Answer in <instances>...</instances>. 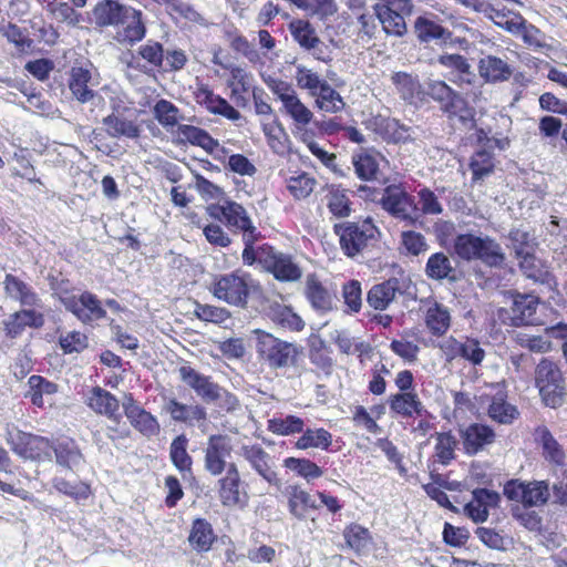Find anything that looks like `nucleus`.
Here are the masks:
<instances>
[{"label": "nucleus", "instance_id": "nucleus-52", "mask_svg": "<svg viewBox=\"0 0 567 567\" xmlns=\"http://www.w3.org/2000/svg\"><path fill=\"white\" fill-rule=\"evenodd\" d=\"M488 415L491 419L498 423H511L518 415L517 409L507 403L503 398L495 396L493 398L489 408Z\"/></svg>", "mask_w": 567, "mask_h": 567}, {"label": "nucleus", "instance_id": "nucleus-16", "mask_svg": "<svg viewBox=\"0 0 567 567\" xmlns=\"http://www.w3.org/2000/svg\"><path fill=\"white\" fill-rule=\"evenodd\" d=\"M441 349L449 361L461 357L474 365H478L485 357V351L480 347L478 341L470 338H466L464 342H461L451 337L443 341Z\"/></svg>", "mask_w": 567, "mask_h": 567}, {"label": "nucleus", "instance_id": "nucleus-34", "mask_svg": "<svg viewBox=\"0 0 567 567\" xmlns=\"http://www.w3.org/2000/svg\"><path fill=\"white\" fill-rule=\"evenodd\" d=\"M375 14L388 34L402 37L406 32L404 18L385 4L374 6Z\"/></svg>", "mask_w": 567, "mask_h": 567}, {"label": "nucleus", "instance_id": "nucleus-33", "mask_svg": "<svg viewBox=\"0 0 567 567\" xmlns=\"http://www.w3.org/2000/svg\"><path fill=\"white\" fill-rule=\"evenodd\" d=\"M289 31L293 40L305 50L316 49L321 43L315 28L307 20H292L289 23Z\"/></svg>", "mask_w": 567, "mask_h": 567}, {"label": "nucleus", "instance_id": "nucleus-24", "mask_svg": "<svg viewBox=\"0 0 567 567\" xmlns=\"http://www.w3.org/2000/svg\"><path fill=\"white\" fill-rule=\"evenodd\" d=\"M4 288L7 293L18 300L21 306L29 308H43V303L38 293L28 284L18 277L8 274L4 278Z\"/></svg>", "mask_w": 567, "mask_h": 567}, {"label": "nucleus", "instance_id": "nucleus-8", "mask_svg": "<svg viewBox=\"0 0 567 567\" xmlns=\"http://www.w3.org/2000/svg\"><path fill=\"white\" fill-rule=\"evenodd\" d=\"M504 495L525 507L542 506L549 498V486L545 481L520 482L512 480L504 485Z\"/></svg>", "mask_w": 567, "mask_h": 567}, {"label": "nucleus", "instance_id": "nucleus-54", "mask_svg": "<svg viewBox=\"0 0 567 567\" xmlns=\"http://www.w3.org/2000/svg\"><path fill=\"white\" fill-rule=\"evenodd\" d=\"M392 81L401 92L402 97L406 101L413 100L421 93L423 94V89L420 82L408 73L398 72L392 76Z\"/></svg>", "mask_w": 567, "mask_h": 567}, {"label": "nucleus", "instance_id": "nucleus-22", "mask_svg": "<svg viewBox=\"0 0 567 567\" xmlns=\"http://www.w3.org/2000/svg\"><path fill=\"white\" fill-rule=\"evenodd\" d=\"M195 100L205 106L210 113L221 115L228 120L237 121L240 113L234 109L225 99L215 95L208 86L202 85L195 91Z\"/></svg>", "mask_w": 567, "mask_h": 567}, {"label": "nucleus", "instance_id": "nucleus-42", "mask_svg": "<svg viewBox=\"0 0 567 567\" xmlns=\"http://www.w3.org/2000/svg\"><path fill=\"white\" fill-rule=\"evenodd\" d=\"M188 439L185 434L176 436L171 443L169 456L172 463L181 472H190L193 460L187 453Z\"/></svg>", "mask_w": 567, "mask_h": 567}, {"label": "nucleus", "instance_id": "nucleus-51", "mask_svg": "<svg viewBox=\"0 0 567 567\" xmlns=\"http://www.w3.org/2000/svg\"><path fill=\"white\" fill-rule=\"evenodd\" d=\"M426 326L433 334L442 336L450 327V313L446 308L435 305L426 312Z\"/></svg>", "mask_w": 567, "mask_h": 567}, {"label": "nucleus", "instance_id": "nucleus-5", "mask_svg": "<svg viewBox=\"0 0 567 567\" xmlns=\"http://www.w3.org/2000/svg\"><path fill=\"white\" fill-rule=\"evenodd\" d=\"M535 383L539 394L547 406L560 405L564 396V378L558 365L542 359L535 370Z\"/></svg>", "mask_w": 567, "mask_h": 567}, {"label": "nucleus", "instance_id": "nucleus-53", "mask_svg": "<svg viewBox=\"0 0 567 567\" xmlns=\"http://www.w3.org/2000/svg\"><path fill=\"white\" fill-rule=\"evenodd\" d=\"M508 239L516 257L526 256L535 250V238L527 230L520 228L512 229L508 234Z\"/></svg>", "mask_w": 567, "mask_h": 567}, {"label": "nucleus", "instance_id": "nucleus-36", "mask_svg": "<svg viewBox=\"0 0 567 567\" xmlns=\"http://www.w3.org/2000/svg\"><path fill=\"white\" fill-rule=\"evenodd\" d=\"M103 124L106 126V132L111 137L125 136L128 138H137L140 136L138 126L125 117L111 114L103 118Z\"/></svg>", "mask_w": 567, "mask_h": 567}, {"label": "nucleus", "instance_id": "nucleus-27", "mask_svg": "<svg viewBox=\"0 0 567 567\" xmlns=\"http://www.w3.org/2000/svg\"><path fill=\"white\" fill-rule=\"evenodd\" d=\"M53 453L56 464L70 471H73L83 462L81 450L75 441L71 439L54 441Z\"/></svg>", "mask_w": 567, "mask_h": 567}, {"label": "nucleus", "instance_id": "nucleus-10", "mask_svg": "<svg viewBox=\"0 0 567 567\" xmlns=\"http://www.w3.org/2000/svg\"><path fill=\"white\" fill-rule=\"evenodd\" d=\"M91 72L82 66L71 69L68 82L72 96L81 104H89L91 110L104 103L101 94L91 87Z\"/></svg>", "mask_w": 567, "mask_h": 567}, {"label": "nucleus", "instance_id": "nucleus-47", "mask_svg": "<svg viewBox=\"0 0 567 567\" xmlns=\"http://www.w3.org/2000/svg\"><path fill=\"white\" fill-rule=\"evenodd\" d=\"M287 492L289 495V511L295 517L302 519L305 518L307 507H316L315 504L311 503L310 495L300 487L289 486L287 487Z\"/></svg>", "mask_w": 567, "mask_h": 567}, {"label": "nucleus", "instance_id": "nucleus-25", "mask_svg": "<svg viewBox=\"0 0 567 567\" xmlns=\"http://www.w3.org/2000/svg\"><path fill=\"white\" fill-rule=\"evenodd\" d=\"M454 124H460L464 130H473L476 126L474 107L458 93L442 111Z\"/></svg>", "mask_w": 567, "mask_h": 567}, {"label": "nucleus", "instance_id": "nucleus-49", "mask_svg": "<svg viewBox=\"0 0 567 567\" xmlns=\"http://www.w3.org/2000/svg\"><path fill=\"white\" fill-rule=\"evenodd\" d=\"M352 163L358 177L363 181H371L377 177L379 163L377 157L369 153L353 155Z\"/></svg>", "mask_w": 567, "mask_h": 567}, {"label": "nucleus", "instance_id": "nucleus-44", "mask_svg": "<svg viewBox=\"0 0 567 567\" xmlns=\"http://www.w3.org/2000/svg\"><path fill=\"white\" fill-rule=\"evenodd\" d=\"M486 18L492 20L497 27L505 29L511 33H519L525 27V20L520 14L508 11L507 13L491 7V12Z\"/></svg>", "mask_w": 567, "mask_h": 567}, {"label": "nucleus", "instance_id": "nucleus-48", "mask_svg": "<svg viewBox=\"0 0 567 567\" xmlns=\"http://www.w3.org/2000/svg\"><path fill=\"white\" fill-rule=\"evenodd\" d=\"M518 258L520 259V270L527 278L542 284L547 281L549 272L543 267L540 260L535 257L534 251Z\"/></svg>", "mask_w": 567, "mask_h": 567}, {"label": "nucleus", "instance_id": "nucleus-28", "mask_svg": "<svg viewBox=\"0 0 567 567\" xmlns=\"http://www.w3.org/2000/svg\"><path fill=\"white\" fill-rule=\"evenodd\" d=\"M243 456L251 464L255 471L270 484H278L277 474L268 464L269 456L260 446H244Z\"/></svg>", "mask_w": 567, "mask_h": 567}, {"label": "nucleus", "instance_id": "nucleus-21", "mask_svg": "<svg viewBox=\"0 0 567 567\" xmlns=\"http://www.w3.org/2000/svg\"><path fill=\"white\" fill-rule=\"evenodd\" d=\"M463 440L464 450L467 454L473 455L482 451L495 440L494 431L484 424L474 423L465 429L460 430Z\"/></svg>", "mask_w": 567, "mask_h": 567}, {"label": "nucleus", "instance_id": "nucleus-38", "mask_svg": "<svg viewBox=\"0 0 567 567\" xmlns=\"http://www.w3.org/2000/svg\"><path fill=\"white\" fill-rule=\"evenodd\" d=\"M280 101L284 104L286 112L298 123L307 125L312 120V112L300 101V99L292 92L280 93Z\"/></svg>", "mask_w": 567, "mask_h": 567}, {"label": "nucleus", "instance_id": "nucleus-63", "mask_svg": "<svg viewBox=\"0 0 567 567\" xmlns=\"http://www.w3.org/2000/svg\"><path fill=\"white\" fill-rule=\"evenodd\" d=\"M53 18L75 27L80 22V14L66 2H52L49 4Z\"/></svg>", "mask_w": 567, "mask_h": 567}, {"label": "nucleus", "instance_id": "nucleus-56", "mask_svg": "<svg viewBox=\"0 0 567 567\" xmlns=\"http://www.w3.org/2000/svg\"><path fill=\"white\" fill-rule=\"evenodd\" d=\"M268 429L278 435L301 433L303 432V420L295 415H287L284 419H272L269 421Z\"/></svg>", "mask_w": 567, "mask_h": 567}, {"label": "nucleus", "instance_id": "nucleus-15", "mask_svg": "<svg viewBox=\"0 0 567 567\" xmlns=\"http://www.w3.org/2000/svg\"><path fill=\"white\" fill-rule=\"evenodd\" d=\"M181 380L192 388L204 403L212 404L220 385L213 382L210 377L204 375L190 365H182L178 369Z\"/></svg>", "mask_w": 567, "mask_h": 567}, {"label": "nucleus", "instance_id": "nucleus-12", "mask_svg": "<svg viewBox=\"0 0 567 567\" xmlns=\"http://www.w3.org/2000/svg\"><path fill=\"white\" fill-rule=\"evenodd\" d=\"M260 259L262 268L274 274L275 278L281 281H295L301 277L300 268L292 261L291 257L275 250L272 247L261 251Z\"/></svg>", "mask_w": 567, "mask_h": 567}, {"label": "nucleus", "instance_id": "nucleus-6", "mask_svg": "<svg viewBox=\"0 0 567 567\" xmlns=\"http://www.w3.org/2000/svg\"><path fill=\"white\" fill-rule=\"evenodd\" d=\"M334 231L340 236V245L348 257H354L368 247L371 240L377 238L378 228L370 219L362 223H344L334 226Z\"/></svg>", "mask_w": 567, "mask_h": 567}, {"label": "nucleus", "instance_id": "nucleus-61", "mask_svg": "<svg viewBox=\"0 0 567 567\" xmlns=\"http://www.w3.org/2000/svg\"><path fill=\"white\" fill-rule=\"evenodd\" d=\"M178 109L166 100H159L154 106L155 118L165 127L177 124Z\"/></svg>", "mask_w": 567, "mask_h": 567}, {"label": "nucleus", "instance_id": "nucleus-18", "mask_svg": "<svg viewBox=\"0 0 567 567\" xmlns=\"http://www.w3.org/2000/svg\"><path fill=\"white\" fill-rule=\"evenodd\" d=\"M305 296L312 309L320 315H326L334 308L336 295L324 287L315 275L307 277Z\"/></svg>", "mask_w": 567, "mask_h": 567}, {"label": "nucleus", "instance_id": "nucleus-20", "mask_svg": "<svg viewBox=\"0 0 567 567\" xmlns=\"http://www.w3.org/2000/svg\"><path fill=\"white\" fill-rule=\"evenodd\" d=\"M39 308L22 309L10 315L4 321L7 336L17 338L27 328L40 329L44 326V316Z\"/></svg>", "mask_w": 567, "mask_h": 567}, {"label": "nucleus", "instance_id": "nucleus-39", "mask_svg": "<svg viewBox=\"0 0 567 567\" xmlns=\"http://www.w3.org/2000/svg\"><path fill=\"white\" fill-rule=\"evenodd\" d=\"M178 133L184 140L193 145L200 146L208 153H212L218 146V141L203 128L193 125H179Z\"/></svg>", "mask_w": 567, "mask_h": 567}, {"label": "nucleus", "instance_id": "nucleus-40", "mask_svg": "<svg viewBox=\"0 0 567 567\" xmlns=\"http://www.w3.org/2000/svg\"><path fill=\"white\" fill-rule=\"evenodd\" d=\"M313 97L316 99V105L323 112L338 113L346 106L341 95L328 82Z\"/></svg>", "mask_w": 567, "mask_h": 567}, {"label": "nucleus", "instance_id": "nucleus-32", "mask_svg": "<svg viewBox=\"0 0 567 567\" xmlns=\"http://www.w3.org/2000/svg\"><path fill=\"white\" fill-rule=\"evenodd\" d=\"M425 274L429 278L434 280H457L455 269L452 266L450 258L444 252H435L427 259Z\"/></svg>", "mask_w": 567, "mask_h": 567}, {"label": "nucleus", "instance_id": "nucleus-26", "mask_svg": "<svg viewBox=\"0 0 567 567\" xmlns=\"http://www.w3.org/2000/svg\"><path fill=\"white\" fill-rule=\"evenodd\" d=\"M389 406L392 412L403 417H411L413 414H416L417 416L429 415L427 410L414 392H401L391 395L389 399Z\"/></svg>", "mask_w": 567, "mask_h": 567}, {"label": "nucleus", "instance_id": "nucleus-64", "mask_svg": "<svg viewBox=\"0 0 567 567\" xmlns=\"http://www.w3.org/2000/svg\"><path fill=\"white\" fill-rule=\"evenodd\" d=\"M417 196L421 204V208H419L421 216L440 215L443 212V207L439 202L437 196L430 188L420 189Z\"/></svg>", "mask_w": 567, "mask_h": 567}, {"label": "nucleus", "instance_id": "nucleus-9", "mask_svg": "<svg viewBox=\"0 0 567 567\" xmlns=\"http://www.w3.org/2000/svg\"><path fill=\"white\" fill-rule=\"evenodd\" d=\"M538 299L533 295L516 293L513 297L511 308L498 310V319L502 323L511 327L534 324Z\"/></svg>", "mask_w": 567, "mask_h": 567}, {"label": "nucleus", "instance_id": "nucleus-7", "mask_svg": "<svg viewBox=\"0 0 567 567\" xmlns=\"http://www.w3.org/2000/svg\"><path fill=\"white\" fill-rule=\"evenodd\" d=\"M8 442L11 444L12 450L24 458L35 461H51L53 452V443L49 439L16 431L14 433L8 430Z\"/></svg>", "mask_w": 567, "mask_h": 567}, {"label": "nucleus", "instance_id": "nucleus-19", "mask_svg": "<svg viewBox=\"0 0 567 567\" xmlns=\"http://www.w3.org/2000/svg\"><path fill=\"white\" fill-rule=\"evenodd\" d=\"M219 497L225 506L244 505L246 496L240 492L241 480L239 471L235 463H229L227 466L226 475L218 480Z\"/></svg>", "mask_w": 567, "mask_h": 567}, {"label": "nucleus", "instance_id": "nucleus-55", "mask_svg": "<svg viewBox=\"0 0 567 567\" xmlns=\"http://www.w3.org/2000/svg\"><path fill=\"white\" fill-rule=\"evenodd\" d=\"M470 168L473 173V181H478L489 175L494 169L492 153L486 150L477 151L472 156Z\"/></svg>", "mask_w": 567, "mask_h": 567}, {"label": "nucleus", "instance_id": "nucleus-11", "mask_svg": "<svg viewBox=\"0 0 567 567\" xmlns=\"http://www.w3.org/2000/svg\"><path fill=\"white\" fill-rule=\"evenodd\" d=\"M214 295L229 305L245 308L249 295L246 278L236 274L221 276L214 285Z\"/></svg>", "mask_w": 567, "mask_h": 567}, {"label": "nucleus", "instance_id": "nucleus-29", "mask_svg": "<svg viewBox=\"0 0 567 567\" xmlns=\"http://www.w3.org/2000/svg\"><path fill=\"white\" fill-rule=\"evenodd\" d=\"M437 62L442 66L451 70V74L455 78H451L450 80L452 81L471 84L475 78V74L471 70L468 60L462 54H441L437 56Z\"/></svg>", "mask_w": 567, "mask_h": 567}, {"label": "nucleus", "instance_id": "nucleus-43", "mask_svg": "<svg viewBox=\"0 0 567 567\" xmlns=\"http://www.w3.org/2000/svg\"><path fill=\"white\" fill-rule=\"evenodd\" d=\"M214 539L212 525L205 519H195L188 537L189 543L199 550H208Z\"/></svg>", "mask_w": 567, "mask_h": 567}, {"label": "nucleus", "instance_id": "nucleus-23", "mask_svg": "<svg viewBox=\"0 0 567 567\" xmlns=\"http://www.w3.org/2000/svg\"><path fill=\"white\" fill-rule=\"evenodd\" d=\"M86 404L95 413L105 415L115 422H118L121 419V415L117 413L120 409L118 400L101 386H94L90 390Z\"/></svg>", "mask_w": 567, "mask_h": 567}, {"label": "nucleus", "instance_id": "nucleus-60", "mask_svg": "<svg viewBox=\"0 0 567 567\" xmlns=\"http://www.w3.org/2000/svg\"><path fill=\"white\" fill-rule=\"evenodd\" d=\"M343 537L348 547L357 553L364 550L369 543V532L360 525H351L347 527L343 532Z\"/></svg>", "mask_w": 567, "mask_h": 567}, {"label": "nucleus", "instance_id": "nucleus-30", "mask_svg": "<svg viewBox=\"0 0 567 567\" xmlns=\"http://www.w3.org/2000/svg\"><path fill=\"white\" fill-rule=\"evenodd\" d=\"M399 291V280L393 278L374 285L368 292L367 301L375 310H384Z\"/></svg>", "mask_w": 567, "mask_h": 567}, {"label": "nucleus", "instance_id": "nucleus-59", "mask_svg": "<svg viewBox=\"0 0 567 567\" xmlns=\"http://www.w3.org/2000/svg\"><path fill=\"white\" fill-rule=\"evenodd\" d=\"M315 185V178L310 177L306 173H302L296 177H290L287 188L295 198L303 199L312 193Z\"/></svg>", "mask_w": 567, "mask_h": 567}, {"label": "nucleus", "instance_id": "nucleus-58", "mask_svg": "<svg viewBox=\"0 0 567 567\" xmlns=\"http://www.w3.org/2000/svg\"><path fill=\"white\" fill-rule=\"evenodd\" d=\"M285 466L307 480L317 478L322 475V470L316 463L307 458L288 457L285 461Z\"/></svg>", "mask_w": 567, "mask_h": 567}, {"label": "nucleus", "instance_id": "nucleus-2", "mask_svg": "<svg viewBox=\"0 0 567 567\" xmlns=\"http://www.w3.org/2000/svg\"><path fill=\"white\" fill-rule=\"evenodd\" d=\"M359 192H369L365 195L367 198L378 202L386 213L396 220L403 221L405 226L415 228L423 226L424 221L421 219L414 197L408 194L401 186L389 185L381 190L373 189L372 192L368 186H360Z\"/></svg>", "mask_w": 567, "mask_h": 567}, {"label": "nucleus", "instance_id": "nucleus-17", "mask_svg": "<svg viewBox=\"0 0 567 567\" xmlns=\"http://www.w3.org/2000/svg\"><path fill=\"white\" fill-rule=\"evenodd\" d=\"M163 410L168 413L173 421L194 425L207 420V411L200 404H184L176 398H165Z\"/></svg>", "mask_w": 567, "mask_h": 567}, {"label": "nucleus", "instance_id": "nucleus-14", "mask_svg": "<svg viewBox=\"0 0 567 567\" xmlns=\"http://www.w3.org/2000/svg\"><path fill=\"white\" fill-rule=\"evenodd\" d=\"M231 445L224 435H210L205 449L204 467L213 476L227 472L226 458L230 456Z\"/></svg>", "mask_w": 567, "mask_h": 567}, {"label": "nucleus", "instance_id": "nucleus-1", "mask_svg": "<svg viewBox=\"0 0 567 567\" xmlns=\"http://www.w3.org/2000/svg\"><path fill=\"white\" fill-rule=\"evenodd\" d=\"M92 14L96 27H115L117 29L114 39L120 43L134 44L145 35L142 12L116 0L99 2Z\"/></svg>", "mask_w": 567, "mask_h": 567}, {"label": "nucleus", "instance_id": "nucleus-3", "mask_svg": "<svg viewBox=\"0 0 567 567\" xmlns=\"http://www.w3.org/2000/svg\"><path fill=\"white\" fill-rule=\"evenodd\" d=\"M453 251L462 260H480L488 267H501L506 259L501 245L489 236L457 235L453 241Z\"/></svg>", "mask_w": 567, "mask_h": 567}, {"label": "nucleus", "instance_id": "nucleus-37", "mask_svg": "<svg viewBox=\"0 0 567 567\" xmlns=\"http://www.w3.org/2000/svg\"><path fill=\"white\" fill-rule=\"evenodd\" d=\"M423 94L437 102L440 110L443 111L458 92L449 86L444 81L429 80L424 83Z\"/></svg>", "mask_w": 567, "mask_h": 567}, {"label": "nucleus", "instance_id": "nucleus-35", "mask_svg": "<svg viewBox=\"0 0 567 567\" xmlns=\"http://www.w3.org/2000/svg\"><path fill=\"white\" fill-rule=\"evenodd\" d=\"M414 31L421 42H430L433 40L446 41L451 37V32L447 29L425 17L416 18Z\"/></svg>", "mask_w": 567, "mask_h": 567}, {"label": "nucleus", "instance_id": "nucleus-41", "mask_svg": "<svg viewBox=\"0 0 567 567\" xmlns=\"http://www.w3.org/2000/svg\"><path fill=\"white\" fill-rule=\"evenodd\" d=\"M536 436L543 447V454L546 460L561 465L565 460V453L560 444L553 437L551 433L546 427H538Z\"/></svg>", "mask_w": 567, "mask_h": 567}, {"label": "nucleus", "instance_id": "nucleus-13", "mask_svg": "<svg viewBox=\"0 0 567 567\" xmlns=\"http://www.w3.org/2000/svg\"><path fill=\"white\" fill-rule=\"evenodd\" d=\"M208 213L214 218L221 219L223 217L228 227L241 230L243 235L256 234V227L246 209L235 202L227 200L224 205H212L208 207Z\"/></svg>", "mask_w": 567, "mask_h": 567}, {"label": "nucleus", "instance_id": "nucleus-50", "mask_svg": "<svg viewBox=\"0 0 567 567\" xmlns=\"http://www.w3.org/2000/svg\"><path fill=\"white\" fill-rule=\"evenodd\" d=\"M295 79L297 85L300 89L308 90L311 96L316 95L317 92L323 86V84L327 83V81L322 80L318 73L301 64L296 66Z\"/></svg>", "mask_w": 567, "mask_h": 567}, {"label": "nucleus", "instance_id": "nucleus-62", "mask_svg": "<svg viewBox=\"0 0 567 567\" xmlns=\"http://www.w3.org/2000/svg\"><path fill=\"white\" fill-rule=\"evenodd\" d=\"M194 313L198 319L214 323H223L230 317L224 308L200 303H196Z\"/></svg>", "mask_w": 567, "mask_h": 567}, {"label": "nucleus", "instance_id": "nucleus-46", "mask_svg": "<svg viewBox=\"0 0 567 567\" xmlns=\"http://www.w3.org/2000/svg\"><path fill=\"white\" fill-rule=\"evenodd\" d=\"M435 456L437 461L447 465L455 458L454 451L458 444L457 439L451 432L436 433Z\"/></svg>", "mask_w": 567, "mask_h": 567}, {"label": "nucleus", "instance_id": "nucleus-4", "mask_svg": "<svg viewBox=\"0 0 567 567\" xmlns=\"http://www.w3.org/2000/svg\"><path fill=\"white\" fill-rule=\"evenodd\" d=\"M256 352L270 369L295 367L302 354V348L296 343L276 338L271 333L256 329Z\"/></svg>", "mask_w": 567, "mask_h": 567}, {"label": "nucleus", "instance_id": "nucleus-57", "mask_svg": "<svg viewBox=\"0 0 567 567\" xmlns=\"http://www.w3.org/2000/svg\"><path fill=\"white\" fill-rule=\"evenodd\" d=\"M54 488L74 499H85L89 497L91 491L90 486L83 482L71 483L64 478L55 477L53 480Z\"/></svg>", "mask_w": 567, "mask_h": 567}, {"label": "nucleus", "instance_id": "nucleus-31", "mask_svg": "<svg viewBox=\"0 0 567 567\" xmlns=\"http://www.w3.org/2000/svg\"><path fill=\"white\" fill-rule=\"evenodd\" d=\"M478 71L487 82H501L511 78V66L499 58L487 55L480 61Z\"/></svg>", "mask_w": 567, "mask_h": 567}, {"label": "nucleus", "instance_id": "nucleus-45", "mask_svg": "<svg viewBox=\"0 0 567 567\" xmlns=\"http://www.w3.org/2000/svg\"><path fill=\"white\" fill-rule=\"evenodd\" d=\"M332 442L331 434L324 429H308L302 433V435L298 439L296 446L301 450H306L309 447L323 449L327 450Z\"/></svg>", "mask_w": 567, "mask_h": 567}]
</instances>
